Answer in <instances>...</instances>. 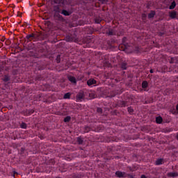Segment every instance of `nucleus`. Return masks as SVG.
I'll use <instances>...</instances> for the list:
<instances>
[{"label": "nucleus", "mask_w": 178, "mask_h": 178, "mask_svg": "<svg viewBox=\"0 0 178 178\" xmlns=\"http://www.w3.org/2000/svg\"><path fill=\"white\" fill-rule=\"evenodd\" d=\"M97 112H98L99 113H102V108H97Z\"/></svg>", "instance_id": "393cba45"}, {"label": "nucleus", "mask_w": 178, "mask_h": 178, "mask_svg": "<svg viewBox=\"0 0 178 178\" xmlns=\"http://www.w3.org/2000/svg\"><path fill=\"white\" fill-rule=\"evenodd\" d=\"M87 129H88V130L86 131L88 132L90 130V128L87 127Z\"/></svg>", "instance_id": "7c9ffc66"}, {"label": "nucleus", "mask_w": 178, "mask_h": 178, "mask_svg": "<svg viewBox=\"0 0 178 178\" xmlns=\"http://www.w3.org/2000/svg\"><path fill=\"white\" fill-rule=\"evenodd\" d=\"M128 177H129V178H134V177H133V175H128Z\"/></svg>", "instance_id": "cd10ccee"}, {"label": "nucleus", "mask_w": 178, "mask_h": 178, "mask_svg": "<svg viewBox=\"0 0 178 178\" xmlns=\"http://www.w3.org/2000/svg\"><path fill=\"white\" fill-rule=\"evenodd\" d=\"M69 98H70V93L67 92V93L64 95V99H67Z\"/></svg>", "instance_id": "f3484780"}, {"label": "nucleus", "mask_w": 178, "mask_h": 178, "mask_svg": "<svg viewBox=\"0 0 178 178\" xmlns=\"http://www.w3.org/2000/svg\"><path fill=\"white\" fill-rule=\"evenodd\" d=\"M64 122L67 123V122H70V117L67 116L64 119Z\"/></svg>", "instance_id": "4be33fe9"}, {"label": "nucleus", "mask_w": 178, "mask_h": 178, "mask_svg": "<svg viewBox=\"0 0 178 178\" xmlns=\"http://www.w3.org/2000/svg\"><path fill=\"white\" fill-rule=\"evenodd\" d=\"M27 40H30L31 38V40H33V38H34V35L33 34H31V35H28L26 36Z\"/></svg>", "instance_id": "6ab92c4d"}, {"label": "nucleus", "mask_w": 178, "mask_h": 178, "mask_svg": "<svg viewBox=\"0 0 178 178\" xmlns=\"http://www.w3.org/2000/svg\"><path fill=\"white\" fill-rule=\"evenodd\" d=\"M88 95V91L81 90L76 95V101H81L83 98H86Z\"/></svg>", "instance_id": "f257e3e1"}, {"label": "nucleus", "mask_w": 178, "mask_h": 178, "mask_svg": "<svg viewBox=\"0 0 178 178\" xmlns=\"http://www.w3.org/2000/svg\"><path fill=\"white\" fill-rule=\"evenodd\" d=\"M54 3H57L60 6H63V5H66V3H67L66 0H54Z\"/></svg>", "instance_id": "f03ea898"}, {"label": "nucleus", "mask_w": 178, "mask_h": 178, "mask_svg": "<svg viewBox=\"0 0 178 178\" xmlns=\"http://www.w3.org/2000/svg\"><path fill=\"white\" fill-rule=\"evenodd\" d=\"M141 178H147V177H145V175H142Z\"/></svg>", "instance_id": "c85d7f7f"}, {"label": "nucleus", "mask_w": 178, "mask_h": 178, "mask_svg": "<svg viewBox=\"0 0 178 178\" xmlns=\"http://www.w3.org/2000/svg\"><path fill=\"white\" fill-rule=\"evenodd\" d=\"M168 176H170V177H177V176H178L177 172H170L168 173Z\"/></svg>", "instance_id": "f8f14e48"}, {"label": "nucleus", "mask_w": 178, "mask_h": 178, "mask_svg": "<svg viewBox=\"0 0 178 178\" xmlns=\"http://www.w3.org/2000/svg\"><path fill=\"white\" fill-rule=\"evenodd\" d=\"M121 68L123 70H126V69H127V64L126 63H122L121 64Z\"/></svg>", "instance_id": "4468645a"}, {"label": "nucleus", "mask_w": 178, "mask_h": 178, "mask_svg": "<svg viewBox=\"0 0 178 178\" xmlns=\"http://www.w3.org/2000/svg\"><path fill=\"white\" fill-rule=\"evenodd\" d=\"M115 175L116 176H118V177H127V175L125 172H122L120 171H117L115 172Z\"/></svg>", "instance_id": "7ed1b4c3"}, {"label": "nucleus", "mask_w": 178, "mask_h": 178, "mask_svg": "<svg viewBox=\"0 0 178 178\" xmlns=\"http://www.w3.org/2000/svg\"><path fill=\"white\" fill-rule=\"evenodd\" d=\"M21 129H26L27 127V124L24 122H22L20 125Z\"/></svg>", "instance_id": "a211bd4d"}, {"label": "nucleus", "mask_w": 178, "mask_h": 178, "mask_svg": "<svg viewBox=\"0 0 178 178\" xmlns=\"http://www.w3.org/2000/svg\"><path fill=\"white\" fill-rule=\"evenodd\" d=\"M170 17H171V19H176V17H177V13L176 11L170 12Z\"/></svg>", "instance_id": "39448f33"}, {"label": "nucleus", "mask_w": 178, "mask_h": 178, "mask_svg": "<svg viewBox=\"0 0 178 178\" xmlns=\"http://www.w3.org/2000/svg\"><path fill=\"white\" fill-rule=\"evenodd\" d=\"M67 79L69 80V81H70L71 83H73V84H76V83H77V81H76V78L73 76H68Z\"/></svg>", "instance_id": "20e7f679"}, {"label": "nucleus", "mask_w": 178, "mask_h": 178, "mask_svg": "<svg viewBox=\"0 0 178 178\" xmlns=\"http://www.w3.org/2000/svg\"><path fill=\"white\" fill-rule=\"evenodd\" d=\"M95 83H97V81L93 79H89L88 81H87V84L88 86H92V84H95Z\"/></svg>", "instance_id": "423d86ee"}, {"label": "nucleus", "mask_w": 178, "mask_h": 178, "mask_svg": "<svg viewBox=\"0 0 178 178\" xmlns=\"http://www.w3.org/2000/svg\"><path fill=\"white\" fill-rule=\"evenodd\" d=\"M177 140H178V134H177Z\"/></svg>", "instance_id": "2f4dec72"}, {"label": "nucleus", "mask_w": 178, "mask_h": 178, "mask_svg": "<svg viewBox=\"0 0 178 178\" xmlns=\"http://www.w3.org/2000/svg\"><path fill=\"white\" fill-rule=\"evenodd\" d=\"M77 143L78 144H83V139L81 138H77Z\"/></svg>", "instance_id": "aec40b11"}, {"label": "nucleus", "mask_w": 178, "mask_h": 178, "mask_svg": "<svg viewBox=\"0 0 178 178\" xmlns=\"http://www.w3.org/2000/svg\"><path fill=\"white\" fill-rule=\"evenodd\" d=\"M173 113H176V112H174Z\"/></svg>", "instance_id": "72a5a7b5"}, {"label": "nucleus", "mask_w": 178, "mask_h": 178, "mask_svg": "<svg viewBox=\"0 0 178 178\" xmlns=\"http://www.w3.org/2000/svg\"><path fill=\"white\" fill-rule=\"evenodd\" d=\"M88 95L90 97V98H94L95 95H94V93H92L91 92H88Z\"/></svg>", "instance_id": "412c9836"}, {"label": "nucleus", "mask_w": 178, "mask_h": 178, "mask_svg": "<svg viewBox=\"0 0 178 178\" xmlns=\"http://www.w3.org/2000/svg\"><path fill=\"white\" fill-rule=\"evenodd\" d=\"M150 73H154V70H150Z\"/></svg>", "instance_id": "c756f323"}, {"label": "nucleus", "mask_w": 178, "mask_h": 178, "mask_svg": "<svg viewBox=\"0 0 178 178\" xmlns=\"http://www.w3.org/2000/svg\"><path fill=\"white\" fill-rule=\"evenodd\" d=\"M10 79L8 76V75H6L3 79V81H9Z\"/></svg>", "instance_id": "5701e85b"}, {"label": "nucleus", "mask_w": 178, "mask_h": 178, "mask_svg": "<svg viewBox=\"0 0 178 178\" xmlns=\"http://www.w3.org/2000/svg\"><path fill=\"white\" fill-rule=\"evenodd\" d=\"M128 112H129V113H131V112H133V108L129 107L128 108Z\"/></svg>", "instance_id": "a878e982"}, {"label": "nucleus", "mask_w": 178, "mask_h": 178, "mask_svg": "<svg viewBox=\"0 0 178 178\" xmlns=\"http://www.w3.org/2000/svg\"><path fill=\"white\" fill-rule=\"evenodd\" d=\"M142 87L143 88H147V87H148V83H147V81H143L142 83Z\"/></svg>", "instance_id": "2eb2a0df"}, {"label": "nucleus", "mask_w": 178, "mask_h": 178, "mask_svg": "<svg viewBox=\"0 0 178 178\" xmlns=\"http://www.w3.org/2000/svg\"><path fill=\"white\" fill-rule=\"evenodd\" d=\"M163 121V120L162 119V117L159 116L156 118V123H158L159 124H161V123H162V122Z\"/></svg>", "instance_id": "9d476101"}, {"label": "nucleus", "mask_w": 178, "mask_h": 178, "mask_svg": "<svg viewBox=\"0 0 178 178\" xmlns=\"http://www.w3.org/2000/svg\"><path fill=\"white\" fill-rule=\"evenodd\" d=\"M99 1L103 3H106V2H108V0H99Z\"/></svg>", "instance_id": "bb28decb"}, {"label": "nucleus", "mask_w": 178, "mask_h": 178, "mask_svg": "<svg viewBox=\"0 0 178 178\" xmlns=\"http://www.w3.org/2000/svg\"><path fill=\"white\" fill-rule=\"evenodd\" d=\"M107 34L108 35H115V34H116V33L115 32V31H113V29H110L108 32Z\"/></svg>", "instance_id": "9b49d317"}, {"label": "nucleus", "mask_w": 178, "mask_h": 178, "mask_svg": "<svg viewBox=\"0 0 178 178\" xmlns=\"http://www.w3.org/2000/svg\"><path fill=\"white\" fill-rule=\"evenodd\" d=\"M163 163V159H159L156 161L155 164L159 165H162Z\"/></svg>", "instance_id": "6e6552de"}, {"label": "nucleus", "mask_w": 178, "mask_h": 178, "mask_svg": "<svg viewBox=\"0 0 178 178\" xmlns=\"http://www.w3.org/2000/svg\"><path fill=\"white\" fill-rule=\"evenodd\" d=\"M61 15H63L64 16H70V13L67 10H63L61 12Z\"/></svg>", "instance_id": "1a4fd4ad"}, {"label": "nucleus", "mask_w": 178, "mask_h": 178, "mask_svg": "<svg viewBox=\"0 0 178 178\" xmlns=\"http://www.w3.org/2000/svg\"><path fill=\"white\" fill-rule=\"evenodd\" d=\"M176 8V2L173 1L170 6V9H175Z\"/></svg>", "instance_id": "dca6fc26"}, {"label": "nucleus", "mask_w": 178, "mask_h": 178, "mask_svg": "<svg viewBox=\"0 0 178 178\" xmlns=\"http://www.w3.org/2000/svg\"><path fill=\"white\" fill-rule=\"evenodd\" d=\"M34 111H31V113H33Z\"/></svg>", "instance_id": "473e14b6"}, {"label": "nucleus", "mask_w": 178, "mask_h": 178, "mask_svg": "<svg viewBox=\"0 0 178 178\" xmlns=\"http://www.w3.org/2000/svg\"><path fill=\"white\" fill-rule=\"evenodd\" d=\"M154 16H155V13H154V11H152L151 13H149L148 14V19H152V17H154Z\"/></svg>", "instance_id": "ddd939ff"}, {"label": "nucleus", "mask_w": 178, "mask_h": 178, "mask_svg": "<svg viewBox=\"0 0 178 178\" xmlns=\"http://www.w3.org/2000/svg\"><path fill=\"white\" fill-rule=\"evenodd\" d=\"M66 41H68V42L73 41V39H72L70 37H67Z\"/></svg>", "instance_id": "b1692460"}, {"label": "nucleus", "mask_w": 178, "mask_h": 178, "mask_svg": "<svg viewBox=\"0 0 178 178\" xmlns=\"http://www.w3.org/2000/svg\"><path fill=\"white\" fill-rule=\"evenodd\" d=\"M54 12H56V13H60L61 12V10H60V8H59V6H54Z\"/></svg>", "instance_id": "0eeeda50"}]
</instances>
